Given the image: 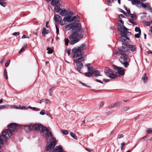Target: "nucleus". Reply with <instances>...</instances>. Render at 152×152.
<instances>
[{"label": "nucleus", "instance_id": "f257e3e1", "mask_svg": "<svg viewBox=\"0 0 152 152\" xmlns=\"http://www.w3.org/2000/svg\"><path fill=\"white\" fill-rule=\"evenodd\" d=\"M32 130L40 132L41 135L46 137L47 142H50L46 148L47 151H50L55 147L56 144V139L52 137V133L48 128L40 124H35L32 125Z\"/></svg>", "mask_w": 152, "mask_h": 152}, {"label": "nucleus", "instance_id": "f03ea898", "mask_svg": "<svg viewBox=\"0 0 152 152\" xmlns=\"http://www.w3.org/2000/svg\"><path fill=\"white\" fill-rule=\"evenodd\" d=\"M129 49L132 52H134L136 50L137 48L134 45L124 44L123 43V46L119 49V53L121 56L119 58V60L126 68L129 66V62L130 60L128 56V55L130 54V52L129 51Z\"/></svg>", "mask_w": 152, "mask_h": 152}, {"label": "nucleus", "instance_id": "7ed1b4c3", "mask_svg": "<svg viewBox=\"0 0 152 152\" xmlns=\"http://www.w3.org/2000/svg\"><path fill=\"white\" fill-rule=\"evenodd\" d=\"M119 22L121 23H118V29L120 31L122 32L121 34L122 36L127 39L129 40V38L127 36V35L130 34L131 33L127 31V29L123 25L124 22L122 20H120Z\"/></svg>", "mask_w": 152, "mask_h": 152}, {"label": "nucleus", "instance_id": "20e7f679", "mask_svg": "<svg viewBox=\"0 0 152 152\" xmlns=\"http://www.w3.org/2000/svg\"><path fill=\"white\" fill-rule=\"evenodd\" d=\"M83 34H78L73 31L72 34L69 36V38L70 39H74L70 41V44L72 45L78 42L81 38L83 37Z\"/></svg>", "mask_w": 152, "mask_h": 152}, {"label": "nucleus", "instance_id": "39448f33", "mask_svg": "<svg viewBox=\"0 0 152 152\" xmlns=\"http://www.w3.org/2000/svg\"><path fill=\"white\" fill-rule=\"evenodd\" d=\"M11 136L10 132L7 130H5L3 132V134L0 136V147L3 146V143L6 142L7 138H9Z\"/></svg>", "mask_w": 152, "mask_h": 152}, {"label": "nucleus", "instance_id": "423d86ee", "mask_svg": "<svg viewBox=\"0 0 152 152\" xmlns=\"http://www.w3.org/2000/svg\"><path fill=\"white\" fill-rule=\"evenodd\" d=\"M74 13L71 11L68 12L66 16L63 18L64 22H67L69 23L72 22L76 20L78 18L77 16H73Z\"/></svg>", "mask_w": 152, "mask_h": 152}, {"label": "nucleus", "instance_id": "0eeeda50", "mask_svg": "<svg viewBox=\"0 0 152 152\" xmlns=\"http://www.w3.org/2000/svg\"><path fill=\"white\" fill-rule=\"evenodd\" d=\"M84 60V58L82 56H81L78 58L74 60L73 61L76 63L77 70L80 73H81L80 69H82L83 67V64L82 63V62Z\"/></svg>", "mask_w": 152, "mask_h": 152}, {"label": "nucleus", "instance_id": "6e6552de", "mask_svg": "<svg viewBox=\"0 0 152 152\" xmlns=\"http://www.w3.org/2000/svg\"><path fill=\"white\" fill-rule=\"evenodd\" d=\"M113 67L116 74H118V76H123L125 74V69L122 67L115 65H113Z\"/></svg>", "mask_w": 152, "mask_h": 152}, {"label": "nucleus", "instance_id": "1a4fd4ad", "mask_svg": "<svg viewBox=\"0 0 152 152\" xmlns=\"http://www.w3.org/2000/svg\"><path fill=\"white\" fill-rule=\"evenodd\" d=\"M72 53L73 54L72 58H77L82 56L83 54L82 52L77 48H75L72 49Z\"/></svg>", "mask_w": 152, "mask_h": 152}, {"label": "nucleus", "instance_id": "9d476101", "mask_svg": "<svg viewBox=\"0 0 152 152\" xmlns=\"http://www.w3.org/2000/svg\"><path fill=\"white\" fill-rule=\"evenodd\" d=\"M81 25L80 23H77L75 26H74L73 30H74V31L77 33L78 34H81L83 33L84 31V29L81 28Z\"/></svg>", "mask_w": 152, "mask_h": 152}, {"label": "nucleus", "instance_id": "9b49d317", "mask_svg": "<svg viewBox=\"0 0 152 152\" xmlns=\"http://www.w3.org/2000/svg\"><path fill=\"white\" fill-rule=\"evenodd\" d=\"M9 130L7 129L9 132H10L12 135V133L11 132H15L17 130V125L15 123H10L8 126Z\"/></svg>", "mask_w": 152, "mask_h": 152}, {"label": "nucleus", "instance_id": "f8f14e48", "mask_svg": "<svg viewBox=\"0 0 152 152\" xmlns=\"http://www.w3.org/2000/svg\"><path fill=\"white\" fill-rule=\"evenodd\" d=\"M139 6H141V7H138L139 8H141L142 7H143L145 9L147 8L148 10L151 9V6L150 5L149 3H143L142 2H141V4H140Z\"/></svg>", "mask_w": 152, "mask_h": 152}, {"label": "nucleus", "instance_id": "ddd939ff", "mask_svg": "<svg viewBox=\"0 0 152 152\" xmlns=\"http://www.w3.org/2000/svg\"><path fill=\"white\" fill-rule=\"evenodd\" d=\"M23 127L26 132H28L32 130V125H24Z\"/></svg>", "mask_w": 152, "mask_h": 152}, {"label": "nucleus", "instance_id": "4468645a", "mask_svg": "<svg viewBox=\"0 0 152 152\" xmlns=\"http://www.w3.org/2000/svg\"><path fill=\"white\" fill-rule=\"evenodd\" d=\"M132 1V4L133 5H136L137 7H141V6H139L140 3V0H130Z\"/></svg>", "mask_w": 152, "mask_h": 152}, {"label": "nucleus", "instance_id": "2eb2a0df", "mask_svg": "<svg viewBox=\"0 0 152 152\" xmlns=\"http://www.w3.org/2000/svg\"><path fill=\"white\" fill-rule=\"evenodd\" d=\"M74 26V24L73 23H69L65 27V29L66 31H68L70 30L73 28Z\"/></svg>", "mask_w": 152, "mask_h": 152}, {"label": "nucleus", "instance_id": "dca6fc26", "mask_svg": "<svg viewBox=\"0 0 152 152\" xmlns=\"http://www.w3.org/2000/svg\"><path fill=\"white\" fill-rule=\"evenodd\" d=\"M62 147L61 146H57L53 151V152H63Z\"/></svg>", "mask_w": 152, "mask_h": 152}, {"label": "nucleus", "instance_id": "f3484780", "mask_svg": "<svg viewBox=\"0 0 152 152\" xmlns=\"http://www.w3.org/2000/svg\"><path fill=\"white\" fill-rule=\"evenodd\" d=\"M112 72V71L109 68L107 67L105 68L104 70V72L107 76H108V75Z\"/></svg>", "mask_w": 152, "mask_h": 152}, {"label": "nucleus", "instance_id": "a211bd4d", "mask_svg": "<svg viewBox=\"0 0 152 152\" xmlns=\"http://www.w3.org/2000/svg\"><path fill=\"white\" fill-rule=\"evenodd\" d=\"M86 47L87 46L85 44L83 43L80 46L78 47L77 48H79V49L80 50V51H82V50L86 49Z\"/></svg>", "mask_w": 152, "mask_h": 152}, {"label": "nucleus", "instance_id": "6ab92c4d", "mask_svg": "<svg viewBox=\"0 0 152 152\" xmlns=\"http://www.w3.org/2000/svg\"><path fill=\"white\" fill-rule=\"evenodd\" d=\"M68 12L65 9L61 10L60 12V14L62 16H65L66 15H67V14Z\"/></svg>", "mask_w": 152, "mask_h": 152}, {"label": "nucleus", "instance_id": "aec40b11", "mask_svg": "<svg viewBox=\"0 0 152 152\" xmlns=\"http://www.w3.org/2000/svg\"><path fill=\"white\" fill-rule=\"evenodd\" d=\"M61 17L58 15H55L54 16V20L56 22L58 21H59L61 20Z\"/></svg>", "mask_w": 152, "mask_h": 152}, {"label": "nucleus", "instance_id": "412c9836", "mask_svg": "<svg viewBox=\"0 0 152 152\" xmlns=\"http://www.w3.org/2000/svg\"><path fill=\"white\" fill-rule=\"evenodd\" d=\"M54 10L56 12L58 13L60 12L61 10V8L60 6L56 5H55L54 8Z\"/></svg>", "mask_w": 152, "mask_h": 152}, {"label": "nucleus", "instance_id": "4be33fe9", "mask_svg": "<svg viewBox=\"0 0 152 152\" xmlns=\"http://www.w3.org/2000/svg\"><path fill=\"white\" fill-rule=\"evenodd\" d=\"M143 82L145 83H146L148 81V78L147 76H145V74L144 76H143L142 77V79Z\"/></svg>", "mask_w": 152, "mask_h": 152}, {"label": "nucleus", "instance_id": "5701e85b", "mask_svg": "<svg viewBox=\"0 0 152 152\" xmlns=\"http://www.w3.org/2000/svg\"><path fill=\"white\" fill-rule=\"evenodd\" d=\"M93 74H94L95 77L101 76L99 71L98 70H95L93 72Z\"/></svg>", "mask_w": 152, "mask_h": 152}, {"label": "nucleus", "instance_id": "b1692460", "mask_svg": "<svg viewBox=\"0 0 152 152\" xmlns=\"http://www.w3.org/2000/svg\"><path fill=\"white\" fill-rule=\"evenodd\" d=\"M48 30H47L45 28H43L42 32V34L43 36L45 35L48 33Z\"/></svg>", "mask_w": 152, "mask_h": 152}, {"label": "nucleus", "instance_id": "393cba45", "mask_svg": "<svg viewBox=\"0 0 152 152\" xmlns=\"http://www.w3.org/2000/svg\"><path fill=\"white\" fill-rule=\"evenodd\" d=\"M58 0H52L51 2V4L53 6H54L58 4Z\"/></svg>", "mask_w": 152, "mask_h": 152}, {"label": "nucleus", "instance_id": "a878e982", "mask_svg": "<svg viewBox=\"0 0 152 152\" xmlns=\"http://www.w3.org/2000/svg\"><path fill=\"white\" fill-rule=\"evenodd\" d=\"M108 76L111 78L114 79L116 78V76L115 74L112 73V72L108 75Z\"/></svg>", "mask_w": 152, "mask_h": 152}, {"label": "nucleus", "instance_id": "bb28decb", "mask_svg": "<svg viewBox=\"0 0 152 152\" xmlns=\"http://www.w3.org/2000/svg\"><path fill=\"white\" fill-rule=\"evenodd\" d=\"M41 102H45L46 104H49L50 103V101L48 99H43L41 100Z\"/></svg>", "mask_w": 152, "mask_h": 152}, {"label": "nucleus", "instance_id": "cd10ccee", "mask_svg": "<svg viewBox=\"0 0 152 152\" xmlns=\"http://www.w3.org/2000/svg\"><path fill=\"white\" fill-rule=\"evenodd\" d=\"M9 106L7 105H1L0 106V110L4 109H8Z\"/></svg>", "mask_w": 152, "mask_h": 152}, {"label": "nucleus", "instance_id": "c85d7f7f", "mask_svg": "<svg viewBox=\"0 0 152 152\" xmlns=\"http://www.w3.org/2000/svg\"><path fill=\"white\" fill-rule=\"evenodd\" d=\"M117 106H117L116 103L115 102V103H113L110 105H109V107L110 108H114Z\"/></svg>", "mask_w": 152, "mask_h": 152}, {"label": "nucleus", "instance_id": "c756f323", "mask_svg": "<svg viewBox=\"0 0 152 152\" xmlns=\"http://www.w3.org/2000/svg\"><path fill=\"white\" fill-rule=\"evenodd\" d=\"M123 37H123V36H122V37H119L118 38L119 40V41L122 42V45H123V43L124 44H125L124 42L126 40H125V39H124Z\"/></svg>", "mask_w": 152, "mask_h": 152}, {"label": "nucleus", "instance_id": "7c9ffc66", "mask_svg": "<svg viewBox=\"0 0 152 152\" xmlns=\"http://www.w3.org/2000/svg\"><path fill=\"white\" fill-rule=\"evenodd\" d=\"M84 75L86 76L87 77H91L93 73H91V72H88L85 73L84 74Z\"/></svg>", "mask_w": 152, "mask_h": 152}, {"label": "nucleus", "instance_id": "2f4dec72", "mask_svg": "<svg viewBox=\"0 0 152 152\" xmlns=\"http://www.w3.org/2000/svg\"><path fill=\"white\" fill-rule=\"evenodd\" d=\"M28 107L29 108V109H32L33 110L35 111H38L40 110V109L39 108H38L35 107H32L29 106Z\"/></svg>", "mask_w": 152, "mask_h": 152}, {"label": "nucleus", "instance_id": "473e14b6", "mask_svg": "<svg viewBox=\"0 0 152 152\" xmlns=\"http://www.w3.org/2000/svg\"><path fill=\"white\" fill-rule=\"evenodd\" d=\"M70 135L72 137L74 138L75 140L77 139V136L72 132L70 133Z\"/></svg>", "mask_w": 152, "mask_h": 152}, {"label": "nucleus", "instance_id": "72a5a7b5", "mask_svg": "<svg viewBox=\"0 0 152 152\" xmlns=\"http://www.w3.org/2000/svg\"><path fill=\"white\" fill-rule=\"evenodd\" d=\"M27 46V45L26 44L19 51V53H21L22 52H23L24 49H25L26 48Z\"/></svg>", "mask_w": 152, "mask_h": 152}, {"label": "nucleus", "instance_id": "f704fd0d", "mask_svg": "<svg viewBox=\"0 0 152 152\" xmlns=\"http://www.w3.org/2000/svg\"><path fill=\"white\" fill-rule=\"evenodd\" d=\"M146 131L148 133L151 134L152 133V128H148L146 129Z\"/></svg>", "mask_w": 152, "mask_h": 152}, {"label": "nucleus", "instance_id": "c9c22d12", "mask_svg": "<svg viewBox=\"0 0 152 152\" xmlns=\"http://www.w3.org/2000/svg\"><path fill=\"white\" fill-rule=\"evenodd\" d=\"M61 132L63 134L65 135L68 134L69 133L68 131L67 130H61Z\"/></svg>", "mask_w": 152, "mask_h": 152}, {"label": "nucleus", "instance_id": "e433bc0d", "mask_svg": "<svg viewBox=\"0 0 152 152\" xmlns=\"http://www.w3.org/2000/svg\"><path fill=\"white\" fill-rule=\"evenodd\" d=\"M135 31L136 32H138L139 33H141V31L139 27H136L135 29Z\"/></svg>", "mask_w": 152, "mask_h": 152}, {"label": "nucleus", "instance_id": "4c0bfd02", "mask_svg": "<svg viewBox=\"0 0 152 152\" xmlns=\"http://www.w3.org/2000/svg\"><path fill=\"white\" fill-rule=\"evenodd\" d=\"M0 4L3 7H5L7 5V3L5 2L0 1Z\"/></svg>", "mask_w": 152, "mask_h": 152}, {"label": "nucleus", "instance_id": "58836bf2", "mask_svg": "<svg viewBox=\"0 0 152 152\" xmlns=\"http://www.w3.org/2000/svg\"><path fill=\"white\" fill-rule=\"evenodd\" d=\"M4 75L5 79H8V76L7 74V70L5 69L4 71Z\"/></svg>", "mask_w": 152, "mask_h": 152}, {"label": "nucleus", "instance_id": "ea45409f", "mask_svg": "<svg viewBox=\"0 0 152 152\" xmlns=\"http://www.w3.org/2000/svg\"><path fill=\"white\" fill-rule=\"evenodd\" d=\"M47 50H48L47 53L48 54L52 53L53 52V50L49 48H47Z\"/></svg>", "mask_w": 152, "mask_h": 152}, {"label": "nucleus", "instance_id": "a19ab883", "mask_svg": "<svg viewBox=\"0 0 152 152\" xmlns=\"http://www.w3.org/2000/svg\"><path fill=\"white\" fill-rule=\"evenodd\" d=\"M88 71V72H93V67L92 66H90L89 67H88L87 68Z\"/></svg>", "mask_w": 152, "mask_h": 152}, {"label": "nucleus", "instance_id": "79ce46f5", "mask_svg": "<svg viewBox=\"0 0 152 152\" xmlns=\"http://www.w3.org/2000/svg\"><path fill=\"white\" fill-rule=\"evenodd\" d=\"M131 17L134 20H135L136 19V17L135 14H131Z\"/></svg>", "mask_w": 152, "mask_h": 152}, {"label": "nucleus", "instance_id": "37998d69", "mask_svg": "<svg viewBox=\"0 0 152 152\" xmlns=\"http://www.w3.org/2000/svg\"><path fill=\"white\" fill-rule=\"evenodd\" d=\"M147 138V137L146 136H144L140 139V141L141 142L143 141L144 140H145Z\"/></svg>", "mask_w": 152, "mask_h": 152}, {"label": "nucleus", "instance_id": "c03bdc74", "mask_svg": "<svg viewBox=\"0 0 152 152\" xmlns=\"http://www.w3.org/2000/svg\"><path fill=\"white\" fill-rule=\"evenodd\" d=\"M55 26L56 28V33L57 35L59 33V29L56 24H55Z\"/></svg>", "mask_w": 152, "mask_h": 152}, {"label": "nucleus", "instance_id": "a18cd8bd", "mask_svg": "<svg viewBox=\"0 0 152 152\" xmlns=\"http://www.w3.org/2000/svg\"><path fill=\"white\" fill-rule=\"evenodd\" d=\"M79 82L82 85H83V86H84L85 87H88V88H90V87L88 86H87V85H86V84H85V83L82 82H81L80 81H79Z\"/></svg>", "mask_w": 152, "mask_h": 152}, {"label": "nucleus", "instance_id": "49530a36", "mask_svg": "<svg viewBox=\"0 0 152 152\" xmlns=\"http://www.w3.org/2000/svg\"><path fill=\"white\" fill-rule=\"evenodd\" d=\"M59 22L61 26H63L65 24V23L64 22V21H63V20H62V19L61 20H60Z\"/></svg>", "mask_w": 152, "mask_h": 152}, {"label": "nucleus", "instance_id": "de8ad7c7", "mask_svg": "<svg viewBox=\"0 0 152 152\" xmlns=\"http://www.w3.org/2000/svg\"><path fill=\"white\" fill-rule=\"evenodd\" d=\"M10 61V60H8L7 61V62L5 64V66L6 67H7L9 66Z\"/></svg>", "mask_w": 152, "mask_h": 152}, {"label": "nucleus", "instance_id": "09e8293b", "mask_svg": "<svg viewBox=\"0 0 152 152\" xmlns=\"http://www.w3.org/2000/svg\"><path fill=\"white\" fill-rule=\"evenodd\" d=\"M64 41L65 42V44L66 45H68V43L69 42V40L68 39H64Z\"/></svg>", "mask_w": 152, "mask_h": 152}, {"label": "nucleus", "instance_id": "8fccbe9b", "mask_svg": "<svg viewBox=\"0 0 152 152\" xmlns=\"http://www.w3.org/2000/svg\"><path fill=\"white\" fill-rule=\"evenodd\" d=\"M129 108L130 107H125L123 108V110L124 111H126L129 110Z\"/></svg>", "mask_w": 152, "mask_h": 152}, {"label": "nucleus", "instance_id": "3c124183", "mask_svg": "<svg viewBox=\"0 0 152 152\" xmlns=\"http://www.w3.org/2000/svg\"><path fill=\"white\" fill-rule=\"evenodd\" d=\"M140 34L141 33H138L137 34H135L134 36L136 38H138L140 37Z\"/></svg>", "mask_w": 152, "mask_h": 152}, {"label": "nucleus", "instance_id": "603ef678", "mask_svg": "<svg viewBox=\"0 0 152 152\" xmlns=\"http://www.w3.org/2000/svg\"><path fill=\"white\" fill-rule=\"evenodd\" d=\"M124 8L125 10L127 11L128 13V14H130V10L127 8V7H124Z\"/></svg>", "mask_w": 152, "mask_h": 152}, {"label": "nucleus", "instance_id": "864d4df0", "mask_svg": "<svg viewBox=\"0 0 152 152\" xmlns=\"http://www.w3.org/2000/svg\"><path fill=\"white\" fill-rule=\"evenodd\" d=\"M52 88H50L48 91L50 95V96L51 95L52 93Z\"/></svg>", "mask_w": 152, "mask_h": 152}, {"label": "nucleus", "instance_id": "5fc2aeb1", "mask_svg": "<svg viewBox=\"0 0 152 152\" xmlns=\"http://www.w3.org/2000/svg\"><path fill=\"white\" fill-rule=\"evenodd\" d=\"M39 113L41 115H44L45 114V111L43 110H42Z\"/></svg>", "mask_w": 152, "mask_h": 152}, {"label": "nucleus", "instance_id": "6e6d98bb", "mask_svg": "<svg viewBox=\"0 0 152 152\" xmlns=\"http://www.w3.org/2000/svg\"><path fill=\"white\" fill-rule=\"evenodd\" d=\"M123 137V134H121L118 135V136L117 137H118V139H120V138Z\"/></svg>", "mask_w": 152, "mask_h": 152}, {"label": "nucleus", "instance_id": "4d7b16f0", "mask_svg": "<svg viewBox=\"0 0 152 152\" xmlns=\"http://www.w3.org/2000/svg\"><path fill=\"white\" fill-rule=\"evenodd\" d=\"M20 34V33L19 32H15L13 33V35L15 36H17L19 35Z\"/></svg>", "mask_w": 152, "mask_h": 152}, {"label": "nucleus", "instance_id": "13d9d810", "mask_svg": "<svg viewBox=\"0 0 152 152\" xmlns=\"http://www.w3.org/2000/svg\"><path fill=\"white\" fill-rule=\"evenodd\" d=\"M113 110H111L110 111H109L108 112H107L106 113L107 115H109V114L112 113H113Z\"/></svg>", "mask_w": 152, "mask_h": 152}, {"label": "nucleus", "instance_id": "bf43d9fd", "mask_svg": "<svg viewBox=\"0 0 152 152\" xmlns=\"http://www.w3.org/2000/svg\"><path fill=\"white\" fill-rule=\"evenodd\" d=\"M66 52L68 55L69 56L70 54V50L69 48L67 49Z\"/></svg>", "mask_w": 152, "mask_h": 152}, {"label": "nucleus", "instance_id": "052dcab7", "mask_svg": "<svg viewBox=\"0 0 152 152\" xmlns=\"http://www.w3.org/2000/svg\"><path fill=\"white\" fill-rule=\"evenodd\" d=\"M118 106H119V105L121 104L122 103V102L121 101H118L117 102H116Z\"/></svg>", "mask_w": 152, "mask_h": 152}, {"label": "nucleus", "instance_id": "680f3d73", "mask_svg": "<svg viewBox=\"0 0 152 152\" xmlns=\"http://www.w3.org/2000/svg\"><path fill=\"white\" fill-rule=\"evenodd\" d=\"M124 145H125V143L124 142H123L121 144V150H123V148Z\"/></svg>", "mask_w": 152, "mask_h": 152}, {"label": "nucleus", "instance_id": "e2e57ef3", "mask_svg": "<svg viewBox=\"0 0 152 152\" xmlns=\"http://www.w3.org/2000/svg\"><path fill=\"white\" fill-rule=\"evenodd\" d=\"M146 24L147 26H149L151 25V23L149 22H146Z\"/></svg>", "mask_w": 152, "mask_h": 152}, {"label": "nucleus", "instance_id": "0e129e2a", "mask_svg": "<svg viewBox=\"0 0 152 152\" xmlns=\"http://www.w3.org/2000/svg\"><path fill=\"white\" fill-rule=\"evenodd\" d=\"M129 22H130V23H131L132 24L133 23H134V21L133 20L131 19H129Z\"/></svg>", "mask_w": 152, "mask_h": 152}, {"label": "nucleus", "instance_id": "69168bd1", "mask_svg": "<svg viewBox=\"0 0 152 152\" xmlns=\"http://www.w3.org/2000/svg\"><path fill=\"white\" fill-rule=\"evenodd\" d=\"M5 58H3L0 61V63L2 64L4 62L5 60Z\"/></svg>", "mask_w": 152, "mask_h": 152}, {"label": "nucleus", "instance_id": "338daca9", "mask_svg": "<svg viewBox=\"0 0 152 152\" xmlns=\"http://www.w3.org/2000/svg\"><path fill=\"white\" fill-rule=\"evenodd\" d=\"M62 2L60 0H58V3L60 5H61L62 4Z\"/></svg>", "mask_w": 152, "mask_h": 152}, {"label": "nucleus", "instance_id": "774afa93", "mask_svg": "<svg viewBox=\"0 0 152 152\" xmlns=\"http://www.w3.org/2000/svg\"><path fill=\"white\" fill-rule=\"evenodd\" d=\"M103 81H104V82H108V81H109V79H103Z\"/></svg>", "mask_w": 152, "mask_h": 152}]
</instances>
